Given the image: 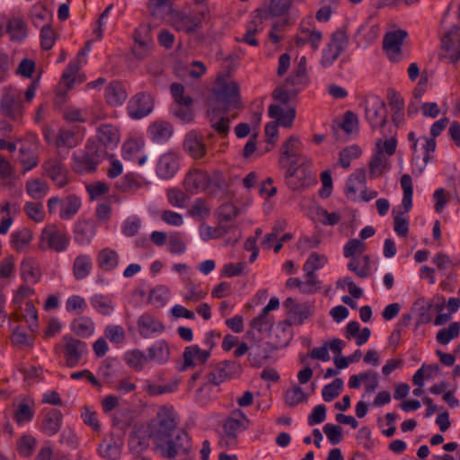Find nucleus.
<instances>
[{
  "instance_id": "obj_26",
  "label": "nucleus",
  "mask_w": 460,
  "mask_h": 460,
  "mask_svg": "<svg viewBox=\"0 0 460 460\" xmlns=\"http://www.w3.org/2000/svg\"><path fill=\"white\" fill-rule=\"evenodd\" d=\"M96 224L93 219L78 220L74 227L75 241L80 245L90 243L96 234Z\"/></svg>"
},
{
  "instance_id": "obj_62",
  "label": "nucleus",
  "mask_w": 460,
  "mask_h": 460,
  "mask_svg": "<svg viewBox=\"0 0 460 460\" xmlns=\"http://www.w3.org/2000/svg\"><path fill=\"white\" fill-rule=\"evenodd\" d=\"M167 199L169 203L173 207L183 208L187 199L188 195L181 190L177 188H172L166 191Z\"/></svg>"
},
{
  "instance_id": "obj_28",
  "label": "nucleus",
  "mask_w": 460,
  "mask_h": 460,
  "mask_svg": "<svg viewBox=\"0 0 460 460\" xmlns=\"http://www.w3.org/2000/svg\"><path fill=\"white\" fill-rule=\"evenodd\" d=\"M382 141L376 143L377 152L372 156L369 161V176L370 178H377L382 176L385 170L390 169L388 159L385 156L384 151L381 148Z\"/></svg>"
},
{
  "instance_id": "obj_54",
  "label": "nucleus",
  "mask_w": 460,
  "mask_h": 460,
  "mask_svg": "<svg viewBox=\"0 0 460 460\" xmlns=\"http://www.w3.org/2000/svg\"><path fill=\"white\" fill-rule=\"evenodd\" d=\"M343 380L341 378H335L331 384L323 386L322 390V396L325 402H332L340 395L341 391L343 389Z\"/></svg>"
},
{
  "instance_id": "obj_58",
  "label": "nucleus",
  "mask_w": 460,
  "mask_h": 460,
  "mask_svg": "<svg viewBox=\"0 0 460 460\" xmlns=\"http://www.w3.org/2000/svg\"><path fill=\"white\" fill-rule=\"evenodd\" d=\"M168 289L164 286H157L149 292V302L155 306H164L168 298Z\"/></svg>"
},
{
  "instance_id": "obj_49",
  "label": "nucleus",
  "mask_w": 460,
  "mask_h": 460,
  "mask_svg": "<svg viewBox=\"0 0 460 460\" xmlns=\"http://www.w3.org/2000/svg\"><path fill=\"white\" fill-rule=\"evenodd\" d=\"M37 447V440L31 435H23L18 440L16 448L18 453L23 457H30L32 456Z\"/></svg>"
},
{
  "instance_id": "obj_35",
  "label": "nucleus",
  "mask_w": 460,
  "mask_h": 460,
  "mask_svg": "<svg viewBox=\"0 0 460 460\" xmlns=\"http://www.w3.org/2000/svg\"><path fill=\"white\" fill-rule=\"evenodd\" d=\"M93 260L88 254L78 255L73 262V275L76 280L84 279L91 273Z\"/></svg>"
},
{
  "instance_id": "obj_18",
  "label": "nucleus",
  "mask_w": 460,
  "mask_h": 460,
  "mask_svg": "<svg viewBox=\"0 0 460 460\" xmlns=\"http://www.w3.org/2000/svg\"><path fill=\"white\" fill-rule=\"evenodd\" d=\"M408 37L405 30L398 29L388 31L383 39V49L387 52L390 60L398 62L402 56V47Z\"/></svg>"
},
{
  "instance_id": "obj_1",
  "label": "nucleus",
  "mask_w": 460,
  "mask_h": 460,
  "mask_svg": "<svg viewBox=\"0 0 460 460\" xmlns=\"http://www.w3.org/2000/svg\"><path fill=\"white\" fill-rule=\"evenodd\" d=\"M149 436L161 456L166 459L190 460L192 439L189 433L177 427L172 406L163 405L148 424Z\"/></svg>"
},
{
  "instance_id": "obj_9",
  "label": "nucleus",
  "mask_w": 460,
  "mask_h": 460,
  "mask_svg": "<svg viewBox=\"0 0 460 460\" xmlns=\"http://www.w3.org/2000/svg\"><path fill=\"white\" fill-rule=\"evenodd\" d=\"M0 113L13 121H21L24 113V106L20 93L13 86L3 88L0 99Z\"/></svg>"
},
{
  "instance_id": "obj_39",
  "label": "nucleus",
  "mask_w": 460,
  "mask_h": 460,
  "mask_svg": "<svg viewBox=\"0 0 460 460\" xmlns=\"http://www.w3.org/2000/svg\"><path fill=\"white\" fill-rule=\"evenodd\" d=\"M310 83V78L307 74H301L294 71L284 83V87L290 89L293 95H297L303 91Z\"/></svg>"
},
{
  "instance_id": "obj_7",
  "label": "nucleus",
  "mask_w": 460,
  "mask_h": 460,
  "mask_svg": "<svg viewBox=\"0 0 460 460\" xmlns=\"http://www.w3.org/2000/svg\"><path fill=\"white\" fill-rule=\"evenodd\" d=\"M208 15L206 4L193 8L190 12L177 11L172 13L171 24L178 31L193 33L202 26V22Z\"/></svg>"
},
{
  "instance_id": "obj_32",
  "label": "nucleus",
  "mask_w": 460,
  "mask_h": 460,
  "mask_svg": "<svg viewBox=\"0 0 460 460\" xmlns=\"http://www.w3.org/2000/svg\"><path fill=\"white\" fill-rule=\"evenodd\" d=\"M367 183L366 170L359 168L355 171L348 179L345 187V195L348 199L356 200V193L358 191L357 184L365 187Z\"/></svg>"
},
{
  "instance_id": "obj_41",
  "label": "nucleus",
  "mask_w": 460,
  "mask_h": 460,
  "mask_svg": "<svg viewBox=\"0 0 460 460\" xmlns=\"http://www.w3.org/2000/svg\"><path fill=\"white\" fill-rule=\"evenodd\" d=\"M6 31L14 41H22L27 37L26 23L19 17H13L8 21Z\"/></svg>"
},
{
  "instance_id": "obj_64",
  "label": "nucleus",
  "mask_w": 460,
  "mask_h": 460,
  "mask_svg": "<svg viewBox=\"0 0 460 460\" xmlns=\"http://www.w3.org/2000/svg\"><path fill=\"white\" fill-rule=\"evenodd\" d=\"M80 69V61L75 58L68 63L65 71L62 74V80L66 84L70 87L75 81V75Z\"/></svg>"
},
{
  "instance_id": "obj_21",
  "label": "nucleus",
  "mask_w": 460,
  "mask_h": 460,
  "mask_svg": "<svg viewBox=\"0 0 460 460\" xmlns=\"http://www.w3.org/2000/svg\"><path fill=\"white\" fill-rule=\"evenodd\" d=\"M183 150L193 159L199 160L207 155V146L203 137L197 130H190L185 135Z\"/></svg>"
},
{
  "instance_id": "obj_51",
  "label": "nucleus",
  "mask_w": 460,
  "mask_h": 460,
  "mask_svg": "<svg viewBox=\"0 0 460 460\" xmlns=\"http://www.w3.org/2000/svg\"><path fill=\"white\" fill-rule=\"evenodd\" d=\"M362 154L360 147L352 145L343 148L339 155V162L343 168H349L353 159L358 158Z\"/></svg>"
},
{
  "instance_id": "obj_60",
  "label": "nucleus",
  "mask_w": 460,
  "mask_h": 460,
  "mask_svg": "<svg viewBox=\"0 0 460 460\" xmlns=\"http://www.w3.org/2000/svg\"><path fill=\"white\" fill-rule=\"evenodd\" d=\"M218 222H230L238 216L237 207L231 202H226L218 208Z\"/></svg>"
},
{
  "instance_id": "obj_16",
  "label": "nucleus",
  "mask_w": 460,
  "mask_h": 460,
  "mask_svg": "<svg viewBox=\"0 0 460 460\" xmlns=\"http://www.w3.org/2000/svg\"><path fill=\"white\" fill-rule=\"evenodd\" d=\"M180 169V154L175 150H169L161 155L155 164V173L162 180L173 178Z\"/></svg>"
},
{
  "instance_id": "obj_10",
  "label": "nucleus",
  "mask_w": 460,
  "mask_h": 460,
  "mask_svg": "<svg viewBox=\"0 0 460 460\" xmlns=\"http://www.w3.org/2000/svg\"><path fill=\"white\" fill-rule=\"evenodd\" d=\"M82 200L76 194H69L64 199L58 196L51 197L48 199L47 208L50 215L56 213L59 208L58 216L62 220L72 219L80 210Z\"/></svg>"
},
{
  "instance_id": "obj_33",
  "label": "nucleus",
  "mask_w": 460,
  "mask_h": 460,
  "mask_svg": "<svg viewBox=\"0 0 460 460\" xmlns=\"http://www.w3.org/2000/svg\"><path fill=\"white\" fill-rule=\"evenodd\" d=\"M94 329V323L88 316H80L70 323V330L81 338H89L93 334Z\"/></svg>"
},
{
  "instance_id": "obj_40",
  "label": "nucleus",
  "mask_w": 460,
  "mask_h": 460,
  "mask_svg": "<svg viewBox=\"0 0 460 460\" xmlns=\"http://www.w3.org/2000/svg\"><path fill=\"white\" fill-rule=\"evenodd\" d=\"M279 18L281 19L276 20L272 23L269 32L270 40L274 44H278L283 40V37L279 33L284 31L287 27L293 26L296 20V17L294 16H280Z\"/></svg>"
},
{
  "instance_id": "obj_24",
  "label": "nucleus",
  "mask_w": 460,
  "mask_h": 460,
  "mask_svg": "<svg viewBox=\"0 0 460 460\" xmlns=\"http://www.w3.org/2000/svg\"><path fill=\"white\" fill-rule=\"evenodd\" d=\"M139 334L143 338H149L155 334H160L164 331L163 323L153 314L145 313L137 320Z\"/></svg>"
},
{
  "instance_id": "obj_15",
  "label": "nucleus",
  "mask_w": 460,
  "mask_h": 460,
  "mask_svg": "<svg viewBox=\"0 0 460 460\" xmlns=\"http://www.w3.org/2000/svg\"><path fill=\"white\" fill-rule=\"evenodd\" d=\"M312 315V311L307 304H296L288 312V317L278 324V329L281 331L284 337H290L292 325H301Z\"/></svg>"
},
{
  "instance_id": "obj_57",
  "label": "nucleus",
  "mask_w": 460,
  "mask_h": 460,
  "mask_svg": "<svg viewBox=\"0 0 460 460\" xmlns=\"http://www.w3.org/2000/svg\"><path fill=\"white\" fill-rule=\"evenodd\" d=\"M189 215L197 220H201L210 215V208L204 199H197L189 210Z\"/></svg>"
},
{
  "instance_id": "obj_3",
  "label": "nucleus",
  "mask_w": 460,
  "mask_h": 460,
  "mask_svg": "<svg viewBox=\"0 0 460 460\" xmlns=\"http://www.w3.org/2000/svg\"><path fill=\"white\" fill-rule=\"evenodd\" d=\"M106 155L107 152L104 148L99 146L96 141L89 139L82 154H73L72 169L79 174L92 173L96 171L97 165Z\"/></svg>"
},
{
  "instance_id": "obj_36",
  "label": "nucleus",
  "mask_w": 460,
  "mask_h": 460,
  "mask_svg": "<svg viewBox=\"0 0 460 460\" xmlns=\"http://www.w3.org/2000/svg\"><path fill=\"white\" fill-rule=\"evenodd\" d=\"M21 275L25 282L37 283L41 276L38 263L33 258H26L21 264Z\"/></svg>"
},
{
  "instance_id": "obj_17",
  "label": "nucleus",
  "mask_w": 460,
  "mask_h": 460,
  "mask_svg": "<svg viewBox=\"0 0 460 460\" xmlns=\"http://www.w3.org/2000/svg\"><path fill=\"white\" fill-rule=\"evenodd\" d=\"M43 172L58 188H64L70 181L69 172L60 159L51 158L42 164Z\"/></svg>"
},
{
  "instance_id": "obj_23",
  "label": "nucleus",
  "mask_w": 460,
  "mask_h": 460,
  "mask_svg": "<svg viewBox=\"0 0 460 460\" xmlns=\"http://www.w3.org/2000/svg\"><path fill=\"white\" fill-rule=\"evenodd\" d=\"M210 357L209 349H200L197 344L187 346L182 353L183 365L181 370L193 368L198 365H205Z\"/></svg>"
},
{
  "instance_id": "obj_63",
  "label": "nucleus",
  "mask_w": 460,
  "mask_h": 460,
  "mask_svg": "<svg viewBox=\"0 0 460 460\" xmlns=\"http://www.w3.org/2000/svg\"><path fill=\"white\" fill-rule=\"evenodd\" d=\"M323 429L331 444L337 445L343 440L342 428L341 426L327 423L323 426Z\"/></svg>"
},
{
  "instance_id": "obj_19",
  "label": "nucleus",
  "mask_w": 460,
  "mask_h": 460,
  "mask_svg": "<svg viewBox=\"0 0 460 460\" xmlns=\"http://www.w3.org/2000/svg\"><path fill=\"white\" fill-rule=\"evenodd\" d=\"M365 117L372 129L383 128L387 122V108L385 102L378 97L367 104Z\"/></svg>"
},
{
  "instance_id": "obj_6",
  "label": "nucleus",
  "mask_w": 460,
  "mask_h": 460,
  "mask_svg": "<svg viewBox=\"0 0 460 460\" xmlns=\"http://www.w3.org/2000/svg\"><path fill=\"white\" fill-rule=\"evenodd\" d=\"M247 337L253 341V343L250 346L251 351L248 354V361L250 366L254 368H260L262 367L263 363L270 358L272 352L280 348H285L291 341L290 337H285L283 341H277L276 343L269 341L261 342L259 340H255L254 332L252 331L247 332Z\"/></svg>"
},
{
  "instance_id": "obj_5",
  "label": "nucleus",
  "mask_w": 460,
  "mask_h": 460,
  "mask_svg": "<svg viewBox=\"0 0 460 460\" xmlns=\"http://www.w3.org/2000/svg\"><path fill=\"white\" fill-rule=\"evenodd\" d=\"M87 350L86 342L75 338L72 334L64 335L54 347L56 354H63L66 366L69 368L78 366L87 353Z\"/></svg>"
},
{
  "instance_id": "obj_4",
  "label": "nucleus",
  "mask_w": 460,
  "mask_h": 460,
  "mask_svg": "<svg viewBox=\"0 0 460 460\" xmlns=\"http://www.w3.org/2000/svg\"><path fill=\"white\" fill-rule=\"evenodd\" d=\"M348 25L334 31L322 50L320 65L323 68L331 67L349 45Z\"/></svg>"
},
{
  "instance_id": "obj_37",
  "label": "nucleus",
  "mask_w": 460,
  "mask_h": 460,
  "mask_svg": "<svg viewBox=\"0 0 460 460\" xmlns=\"http://www.w3.org/2000/svg\"><path fill=\"white\" fill-rule=\"evenodd\" d=\"M32 239L33 234L31 230L24 227L11 234L10 243L14 251L22 252L30 245Z\"/></svg>"
},
{
  "instance_id": "obj_2",
  "label": "nucleus",
  "mask_w": 460,
  "mask_h": 460,
  "mask_svg": "<svg viewBox=\"0 0 460 460\" xmlns=\"http://www.w3.org/2000/svg\"><path fill=\"white\" fill-rule=\"evenodd\" d=\"M212 93L217 104V109L223 113L230 109H242L240 86L237 82H227L224 77L218 76L216 79Z\"/></svg>"
},
{
  "instance_id": "obj_11",
  "label": "nucleus",
  "mask_w": 460,
  "mask_h": 460,
  "mask_svg": "<svg viewBox=\"0 0 460 460\" xmlns=\"http://www.w3.org/2000/svg\"><path fill=\"white\" fill-rule=\"evenodd\" d=\"M243 372L241 364L235 360H223L210 366L206 378L208 384L220 385L222 383L239 376Z\"/></svg>"
},
{
  "instance_id": "obj_48",
  "label": "nucleus",
  "mask_w": 460,
  "mask_h": 460,
  "mask_svg": "<svg viewBox=\"0 0 460 460\" xmlns=\"http://www.w3.org/2000/svg\"><path fill=\"white\" fill-rule=\"evenodd\" d=\"M308 396L299 385H294L287 390L284 394L285 403L289 407H295L301 402H307Z\"/></svg>"
},
{
  "instance_id": "obj_53",
  "label": "nucleus",
  "mask_w": 460,
  "mask_h": 460,
  "mask_svg": "<svg viewBox=\"0 0 460 460\" xmlns=\"http://www.w3.org/2000/svg\"><path fill=\"white\" fill-rule=\"evenodd\" d=\"M23 210L26 216L34 222L40 223L45 219V210L42 203L26 202Z\"/></svg>"
},
{
  "instance_id": "obj_56",
  "label": "nucleus",
  "mask_w": 460,
  "mask_h": 460,
  "mask_svg": "<svg viewBox=\"0 0 460 460\" xmlns=\"http://www.w3.org/2000/svg\"><path fill=\"white\" fill-rule=\"evenodd\" d=\"M87 308L85 299L78 295H73L66 299V310L68 313H75L81 314Z\"/></svg>"
},
{
  "instance_id": "obj_34",
  "label": "nucleus",
  "mask_w": 460,
  "mask_h": 460,
  "mask_svg": "<svg viewBox=\"0 0 460 460\" xmlns=\"http://www.w3.org/2000/svg\"><path fill=\"white\" fill-rule=\"evenodd\" d=\"M98 267L104 271H112L119 265V254L111 248H104L97 255Z\"/></svg>"
},
{
  "instance_id": "obj_8",
  "label": "nucleus",
  "mask_w": 460,
  "mask_h": 460,
  "mask_svg": "<svg viewBox=\"0 0 460 460\" xmlns=\"http://www.w3.org/2000/svg\"><path fill=\"white\" fill-rule=\"evenodd\" d=\"M250 423V420L243 411H234L223 422V435L221 436L219 444L222 447H234L238 443L237 434L246 430Z\"/></svg>"
},
{
  "instance_id": "obj_59",
  "label": "nucleus",
  "mask_w": 460,
  "mask_h": 460,
  "mask_svg": "<svg viewBox=\"0 0 460 460\" xmlns=\"http://www.w3.org/2000/svg\"><path fill=\"white\" fill-rule=\"evenodd\" d=\"M272 326V317H270L268 314H263V310H261V314L257 317L253 318L250 323V327L253 330H257L259 332L270 330Z\"/></svg>"
},
{
  "instance_id": "obj_46",
  "label": "nucleus",
  "mask_w": 460,
  "mask_h": 460,
  "mask_svg": "<svg viewBox=\"0 0 460 460\" xmlns=\"http://www.w3.org/2000/svg\"><path fill=\"white\" fill-rule=\"evenodd\" d=\"M78 139L75 132L66 128H60L55 138L54 145L57 148H73L78 145Z\"/></svg>"
},
{
  "instance_id": "obj_27",
  "label": "nucleus",
  "mask_w": 460,
  "mask_h": 460,
  "mask_svg": "<svg viewBox=\"0 0 460 460\" xmlns=\"http://www.w3.org/2000/svg\"><path fill=\"white\" fill-rule=\"evenodd\" d=\"M104 98L110 106L117 107L124 103L128 98V93L121 82L114 80L105 88Z\"/></svg>"
},
{
  "instance_id": "obj_44",
  "label": "nucleus",
  "mask_w": 460,
  "mask_h": 460,
  "mask_svg": "<svg viewBox=\"0 0 460 460\" xmlns=\"http://www.w3.org/2000/svg\"><path fill=\"white\" fill-rule=\"evenodd\" d=\"M301 147V142L298 137L295 136L289 137L281 146V157L280 162L283 158L286 159H296L299 158L298 151Z\"/></svg>"
},
{
  "instance_id": "obj_13",
  "label": "nucleus",
  "mask_w": 460,
  "mask_h": 460,
  "mask_svg": "<svg viewBox=\"0 0 460 460\" xmlns=\"http://www.w3.org/2000/svg\"><path fill=\"white\" fill-rule=\"evenodd\" d=\"M70 243V237L66 231H61L56 225H48L40 234V249H50L57 252L66 250Z\"/></svg>"
},
{
  "instance_id": "obj_47",
  "label": "nucleus",
  "mask_w": 460,
  "mask_h": 460,
  "mask_svg": "<svg viewBox=\"0 0 460 460\" xmlns=\"http://www.w3.org/2000/svg\"><path fill=\"white\" fill-rule=\"evenodd\" d=\"M126 363L137 371H140L148 362L147 356L139 349H133L125 354Z\"/></svg>"
},
{
  "instance_id": "obj_38",
  "label": "nucleus",
  "mask_w": 460,
  "mask_h": 460,
  "mask_svg": "<svg viewBox=\"0 0 460 460\" xmlns=\"http://www.w3.org/2000/svg\"><path fill=\"white\" fill-rule=\"evenodd\" d=\"M148 360L155 361L159 364H164L168 361L170 358V349L164 340L155 341L150 348H148Z\"/></svg>"
},
{
  "instance_id": "obj_50",
  "label": "nucleus",
  "mask_w": 460,
  "mask_h": 460,
  "mask_svg": "<svg viewBox=\"0 0 460 460\" xmlns=\"http://www.w3.org/2000/svg\"><path fill=\"white\" fill-rule=\"evenodd\" d=\"M35 411L32 407L22 401L17 407L13 414V420L18 425H23L32 420Z\"/></svg>"
},
{
  "instance_id": "obj_25",
  "label": "nucleus",
  "mask_w": 460,
  "mask_h": 460,
  "mask_svg": "<svg viewBox=\"0 0 460 460\" xmlns=\"http://www.w3.org/2000/svg\"><path fill=\"white\" fill-rule=\"evenodd\" d=\"M173 134L172 125L164 120H157L149 125L147 135L150 140L155 144L166 143Z\"/></svg>"
},
{
  "instance_id": "obj_31",
  "label": "nucleus",
  "mask_w": 460,
  "mask_h": 460,
  "mask_svg": "<svg viewBox=\"0 0 460 460\" xmlns=\"http://www.w3.org/2000/svg\"><path fill=\"white\" fill-rule=\"evenodd\" d=\"M20 163L22 166V172H26L38 165L39 156L34 144H22L21 146Z\"/></svg>"
},
{
  "instance_id": "obj_52",
  "label": "nucleus",
  "mask_w": 460,
  "mask_h": 460,
  "mask_svg": "<svg viewBox=\"0 0 460 460\" xmlns=\"http://www.w3.org/2000/svg\"><path fill=\"white\" fill-rule=\"evenodd\" d=\"M90 302L92 306L102 315H109L113 311L111 300L103 295L93 296Z\"/></svg>"
},
{
  "instance_id": "obj_29",
  "label": "nucleus",
  "mask_w": 460,
  "mask_h": 460,
  "mask_svg": "<svg viewBox=\"0 0 460 460\" xmlns=\"http://www.w3.org/2000/svg\"><path fill=\"white\" fill-rule=\"evenodd\" d=\"M97 138L105 148L113 149L119 142V132L111 124H102L97 130Z\"/></svg>"
},
{
  "instance_id": "obj_14",
  "label": "nucleus",
  "mask_w": 460,
  "mask_h": 460,
  "mask_svg": "<svg viewBox=\"0 0 460 460\" xmlns=\"http://www.w3.org/2000/svg\"><path fill=\"white\" fill-rule=\"evenodd\" d=\"M154 110V98L147 92H139L133 95L128 102L127 111L133 119H141Z\"/></svg>"
},
{
  "instance_id": "obj_43",
  "label": "nucleus",
  "mask_w": 460,
  "mask_h": 460,
  "mask_svg": "<svg viewBox=\"0 0 460 460\" xmlns=\"http://www.w3.org/2000/svg\"><path fill=\"white\" fill-rule=\"evenodd\" d=\"M401 187L403 190L402 196V207L404 208L403 213L409 212L412 208V195L413 187L412 180L410 174H403L400 180ZM402 214V212H400Z\"/></svg>"
},
{
  "instance_id": "obj_55",
  "label": "nucleus",
  "mask_w": 460,
  "mask_h": 460,
  "mask_svg": "<svg viewBox=\"0 0 460 460\" xmlns=\"http://www.w3.org/2000/svg\"><path fill=\"white\" fill-rule=\"evenodd\" d=\"M299 31L302 34L306 36L307 43L310 45L311 49L314 51H317L323 38V32L315 29L310 30L305 28L302 23L299 25Z\"/></svg>"
},
{
  "instance_id": "obj_12",
  "label": "nucleus",
  "mask_w": 460,
  "mask_h": 460,
  "mask_svg": "<svg viewBox=\"0 0 460 460\" xmlns=\"http://www.w3.org/2000/svg\"><path fill=\"white\" fill-rule=\"evenodd\" d=\"M208 178L206 192L210 197L218 199H231L235 196L234 191L231 190L232 178H226L222 171L213 170L210 173L208 172Z\"/></svg>"
},
{
  "instance_id": "obj_45",
  "label": "nucleus",
  "mask_w": 460,
  "mask_h": 460,
  "mask_svg": "<svg viewBox=\"0 0 460 460\" xmlns=\"http://www.w3.org/2000/svg\"><path fill=\"white\" fill-rule=\"evenodd\" d=\"M460 335V323L453 322L447 328L440 329L436 335V341L441 345L448 344L452 340L458 338Z\"/></svg>"
},
{
  "instance_id": "obj_22",
  "label": "nucleus",
  "mask_w": 460,
  "mask_h": 460,
  "mask_svg": "<svg viewBox=\"0 0 460 460\" xmlns=\"http://www.w3.org/2000/svg\"><path fill=\"white\" fill-rule=\"evenodd\" d=\"M208 180V172L194 168L186 173L183 185L187 192L197 194L200 191H206Z\"/></svg>"
},
{
  "instance_id": "obj_61",
  "label": "nucleus",
  "mask_w": 460,
  "mask_h": 460,
  "mask_svg": "<svg viewBox=\"0 0 460 460\" xmlns=\"http://www.w3.org/2000/svg\"><path fill=\"white\" fill-rule=\"evenodd\" d=\"M56 42V32L49 24H46L40 31V46L44 50H49Z\"/></svg>"
},
{
  "instance_id": "obj_30",
  "label": "nucleus",
  "mask_w": 460,
  "mask_h": 460,
  "mask_svg": "<svg viewBox=\"0 0 460 460\" xmlns=\"http://www.w3.org/2000/svg\"><path fill=\"white\" fill-rule=\"evenodd\" d=\"M122 443L114 438H104L98 447L99 455L107 460H119L121 455Z\"/></svg>"
},
{
  "instance_id": "obj_42",
  "label": "nucleus",
  "mask_w": 460,
  "mask_h": 460,
  "mask_svg": "<svg viewBox=\"0 0 460 460\" xmlns=\"http://www.w3.org/2000/svg\"><path fill=\"white\" fill-rule=\"evenodd\" d=\"M48 183L40 179H31L26 182V191L33 199H41L49 192Z\"/></svg>"
},
{
  "instance_id": "obj_20",
  "label": "nucleus",
  "mask_w": 460,
  "mask_h": 460,
  "mask_svg": "<svg viewBox=\"0 0 460 460\" xmlns=\"http://www.w3.org/2000/svg\"><path fill=\"white\" fill-rule=\"evenodd\" d=\"M40 430L46 436L58 434L63 424V413L57 408H44L40 412Z\"/></svg>"
}]
</instances>
